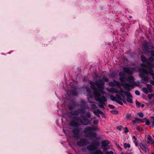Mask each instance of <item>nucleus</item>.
I'll list each match as a JSON object with an SVG mask.
<instances>
[{
  "instance_id": "obj_20",
  "label": "nucleus",
  "mask_w": 154,
  "mask_h": 154,
  "mask_svg": "<svg viewBox=\"0 0 154 154\" xmlns=\"http://www.w3.org/2000/svg\"><path fill=\"white\" fill-rule=\"evenodd\" d=\"M134 78L133 76H131L129 77L128 78H127V80L130 83H131V82H132V81H134Z\"/></svg>"
},
{
  "instance_id": "obj_41",
  "label": "nucleus",
  "mask_w": 154,
  "mask_h": 154,
  "mask_svg": "<svg viewBox=\"0 0 154 154\" xmlns=\"http://www.w3.org/2000/svg\"><path fill=\"white\" fill-rule=\"evenodd\" d=\"M136 106L138 107H140L141 106L140 103L137 100L136 101Z\"/></svg>"
},
{
  "instance_id": "obj_61",
  "label": "nucleus",
  "mask_w": 154,
  "mask_h": 154,
  "mask_svg": "<svg viewBox=\"0 0 154 154\" xmlns=\"http://www.w3.org/2000/svg\"><path fill=\"white\" fill-rule=\"evenodd\" d=\"M150 82L151 85L154 86V81L151 80L150 81Z\"/></svg>"
},
{
  "instance_id": "obj_56",
  "label": "nucleus",
  "mask_w": 154,
  "mask_h": 154,
  "mask_svg": "<svg viewBox=\"0 0 154 154\" xmlns=\"http://www.w3.org/2000/svg\"><path fill=\"white\" fill-rule=\"evenodd\" d=\"M150 54L152 57H154V51L152 50L150 51Z\"/></svg>"
},
{
  "instance_id": "obj_25",
  "label": "nucleus",
  "mask_w": 154,
  "mask_h": 154,
  "mask_svg": "<svg viewBox=\"0 0 154 154\" xmlns=\"http://www.w3.org/2000/svg\"><path fill=\"white\" fill-rule=\"evenodd\" d=\"M149 73L152 76H153L154 75L153 70L151 68H149Z\"/></svg>"
},
{
  "instance_id": "obj_37",
  "label": "nucleus",
  "mask_w": 154,
  "mask_h": 154,
  "mask_svg": "<svg viewBox=\"0 0 154 154\" xmlns=\"http://www.w3.org/2000/svg\"><path fill=\"white\" fill-rule=\"evenodd\" d=\"M119 76L120 77L125 76V74L122 72H121L119 73Z\"/></svg>"
},
{
  "instance_id": "obj_12",
  "label": "nucleus",
  "mask_w": 154,
  "mask_h": 154,
  "mask_svg": "<svg viewBox=\"0 0 154 154\" xmlns=\"http://www.w3.org/2000/svg\"><path fill=\"white\" fill-rule=\"evenodd\" d=\"M125 96H126V100L127 101L131 103H133L132 100L133 97L131 93L129 92V94H127V95H125Z\"/></svg>"
},
{
  "instance_id": "obj_58",
  "label": "nucleus",
  "mask_w": 154,
  "mask_h": 154,
  "mask_svg": "<svg viewBox=\"0 0 154 154\" xmlns=\"http://www.w3.org/2000/svg\"><path fill=\"white\" fill-rule=\"evenodd\" d=\"M135 145L137 147L138 146V143L137 141H134Z\"/></svg>"
},
{
  "instance_id": "obj_1",
  "label": "nucleus",
  "mask_w": 154,
  "mask_h": 154,
  "mask_svg": "<svg viewBox=\"0 0 154 154\" xmlns=\"http://www.w3.org/2000/svg\"><path fill=\"white\" fill-rule=\"evenodd\" d=\"M70 113L72 116H76L72 117V120L70 122V125L71 126L74 128L72 129V132L73 134L75 135V138L78 139L80 137L79 134H80L81 130V128L79 127L81 124L77 121H80L82 125L84 126L91 125V122L89 119L91 117V113L90 111H88L86 113V116L84 115H81V117L85 122L82 120L80 117L77 116L79 114L85 113L84 109H79L77 110L71 111Z\"/></svg>"
},
{
  "instance_id": "obj_7",
  "label": "nucleus",
  "mask_w": 154,
  "mask_h": 154,
  "mask_svg": "<svg viewBox=\"0 0 154 154\" xmlns=\"http://www.w3.org/2000/svg\"><path fill=\"white\" fill-rule=\"evenodd\" d=\"M101 147L104 151L107 150L109 148V147H108V145L109 143V142L108 140H103L101 141Z\"/></svg>"
},
{
  "instance_id": "obj_63",
  "label": "nucleus",
  "mask_w": 154,
  "mask_h": 154,
  "mask_svg": "<svg viewBox=\"0 0 154 154\" xmlns=\"http://www.w3.org/2000/svg\"><path fill=\"white\" fill-rule=\"evenodd\" d=\"M123 98L124 99H122L121 100L125 104H126L127 102L125 100V99H124V98Z\"/></svg>"
},
{
  "instance_id": "obj_64",
  "label": "nucleus",
  "mask_w": 154,
  "mask_h": 154,
  "mask_svg": "<svg viewBox=\"0 0 154 154\" xmlns=\"http://www.w3.org/2000/svg\"><path fill=\"white\" fill-rule=\"evenodd\" d=\"M117 148L119 149L121 151H122V148L119 145H118L117 146Z\"/></svg>"
},
{
  "instance_id": "obj_35",
  "label": "nucleus",
  "mask_w": 154,
  "mask_h": 154,
  "mask_svg": "<svg viewBox=\"0 0 154 154\" xmlns=\"http://www.w3.org/2000/svg\"><path fill=\"white\" fill-rule=\"evenodd\" d=\"M110 98L111 100L113 101H115L116 102V101L117 100H116L115 97L113 95H111L110 96Z\"/></svg>"
},
{
  "instance_id": "obj_2",
  "label": "nucleus",
  "mask_w": 154,
  "mask_h": 154,
  "mask_svg": "<svg viewBox=\"0 0 154 154\" xmlns=\"http://www.w3.org/2000/svg\"><path fill=\"white\" fill-rule=\"evenodd\" d=\"M89 83L91 85V89L93 91V94L96 100L99 101L100 103H103V101H106V98L105 96L102 95L101 97V94L100 93L104 94V92L103 89L105 83L103 82V80L100 79L95 82L90 80Z\"/></svg>"
},
{
  "instance_id": "obj_48",
  "label": "nucleus",
  "mask_w": 154,
  "mask_h": 154,
  "mask_svg": "<svg viewBox=\"0 0 154 154\" xmlns=\"http://www.w3.org/2000/svg\"><path fill=\"white\" fill-rule=\"evenodd\" d=\"M135 93L137 95L139 96L140 95V92L138 90H136L135 91Z\"/></svg>"
},
{
  "instance_id": "obj_22",
  "label": "nucleus",
  "mask_w": 154,
  "mask_h": 154,
  "mask_svg": "<svg viewBox=\"0 0 154 154\" xmlns=\"http://www.w3.org/2000/svg\"><path fill=\"white\" fill-rule=\"evenodd\" d=\"M95 100L96 101H98L100 103H101V104L99 105V107L101 108H103V109H104V107L103 105H105V102L107 101V100L106 99V101H104V102L103 101V103H100V102L99 101L97 100L95 98Z\"/></svg>"
},
{
  "instance_id": "obj_46",
  "label": "nucleus",
  "mask_w": 154,
  "mask_h": 154,
  "mask_svg": "<svg viewBox=\"0 0 154 154\" xmlns=\"http://www.w3.org/2000/svg\"><path fill=\"white\" fill-rule=\"evenodd\" d=\"M105 154H113V152L112 151L109 152L106 151L104 152Z\"/></svg>"
},
{
  "instance_id": "obj_52",
  "label": "nucleus",
  "mask_w": 154,
  "mask_h": 154,
  "mask_svg": "<svg viewBox=\"0 0 154 154\" xmlns=\"http://www.w3.org/2000/svg\"><path fill=\"white\" fill-rule=\"evenodd\" d=\"M93 112L94 113L96 116H97V115L99 114L97 111V110H94Z\"/></svg>"
},
{
  "instance_id": "obj_59",
  "label": "nucleus",
  "mask_w": 154,
  "mask_h": 154,
  "mask_svg": "<svg viewBox=\"0 0 154 154\" xmlns=\"http://www.w3.org/2000/svg\"><path fill=\"white\" fill-rule=\"evenodd\" d=\"M109 85L112 87H115L114 85V84L113 83V82H109Z\"/></svg>"
},
{
  "instance_id": "obj_62",
  "label": "nucleus",
  "mask_w": 154,
  "mask_h": 154,
  "mask_svg": "<svg viewBox=\"0 0 154 154\" xmlns=\"http://www.w3.org/2000/svg\"><path fill=\"white\" fill-rule=\"evenodd\" d=\"M129 131L128 130V128L127 127L125 128V131H124L125 133H127Z\"/></svg>"
},
{
  "instance_id": "obj_30",
  "label": "nucleus",
  "mask_w": 154,
  "mask_h": 154,
  "mask_svg": "<svg viewBox=\"0 0 154 154\" xmlns=\"http://www.w3.org/2000/svg\"><path fill=\"white\" fill-rule=\"evenodd\" d=\"M148 61L150 63L153 62H154V58L152 57H150L149 58Z\"/></svg>"
},
{
  "instance_id": "obj_15",
  "label": "nucleus",
  "mask_w": 154,
  "mask_h": 154,
  "mask_svg": "<svg viewBox=\"0 0 154 154\" xmlns=\"http://www.w3.org/2000/svg\"><path fill=\"white\" fill-rule=\"evenodd\" d=\"M147 139L148 140H147L146 142L147 144H153L154 143V140L149 134L148 135Z\"/></svg>"
},
{
  "instance_id": "obj_4",
  "label": "nucleus",
  "mask_w": 154,
  "mask_h": 154,
  "mask_svg": "<svg viewBox=\"0 0 154 154\" xmlns=\"http://www.w3.org/2000/svg\"><path fill=\"white\" fill-rule=\"evenodd\" d=\"M94 143L91 145H88L87 147V149L89 151L94 150L96 149V147H98L100 145V143L98 141L93 140Z\"/></svg>"
},
{
  "instance_id": "obj_18",
  "label": "nucleus",
  "mask_w": 154,
  "mask_h": 154,
  "mask_svg": "<svg viewBox=\"0 0 154 154\" xmlns=\"http://www.w3.org/2000/svg\"><path fill=\"white\" fill-rule=\"evenodd\" d=\"M109 91L111 93H119V91L117 89L113 88H111Z\"/></svg>"
},
{
  "instance_id": "obj_6",
  "label": "nucleus",
  "mask_w": 154,
  "mask_h": 154,
  "mask_svg": "<svg viewBox=\"0 0 154 154\" xmlns=\"http://www.w3.org/2000/svg\"><path fill=\"white\" fill-rule=\"evenodd\" d=\"M89 143L88 140L85 138H81L76 142V144L79 146H84Z\"/></svg>"
},
{
  "instance_id": "obj_13",
  "label": "nucleus",
  "mask_w": 154,
  "mask_h": 154,
  "mask_svg": "<svg viewBox=\"0 0 154 154\" xmlns=\"http://www.w3.org/2000/svg\"><path fill=\"white\" fill-rule=\"evenodd\" d=\"M139 146L140 148L143 151H145V152H149V149L148 147H146L142 143H140Z\"/></svg>"
},
{
  "instance_id": "obj_5",
  "label": "nucleus",
  "mask_w": 154,
  "mask_h": 154,
  "mask_svg": "<svg viewBox=\"0 0 154 154\" xmlns=\"http://www.w3.org/2000/svg\"><path fill=\"white\" fill-rule=\"evenodd\" d=\"M135 84V82H131V83H130V84L127 83H125L123 84L122 85L125 90L128 91H131L130 88H132L133 89Z\"/></svg>"
},
{
  "instance_id": "obj_10",
  "label": "nucleus",
  "mask_w": 154,
  "mask_h": 154,
  "mask_svg": "<svg viewBox=\"0 0 154 154\" xmlns=\"http://www.w3.org/2000/svg\"><path fill=\"white\" fill-rule=\"evenodd\" d=\"M81 103L80 104V106L81 108L80 109H83L85 110V113H86V109L88 107V105L87 104L86 102L85 101L82 100L81 101Z\"/></svg>"
},
{
  "instance_id": "obj_32",
  "label": "nucleus",
  "mask_w": 154,
  "mask_h": 154,
  "mask_svg": "<svg viewBox=\"0 0 154 154\" xmlns=\"http://www.w3.org/2000/svg\"><path fill=\"white\" fill-rule=\"evenodd\" d=\"M136 130L139 131H143V129L142 128L139 126H137L136 128Z\"/></svg>"
},
{
  "instance_id": "obj_53",
  "label": "nucleus",
  "mask_w": 154,
  "mask_h": 154,
  "mask_svg": "<svg viewBox=\"0 0 154 154\" xmlns=\"http://www.w3.org/2000/svg\"><path fill=\"white\" fill-rule=\"evenodd\" d=\"M93 112L94 113L96 116H97V115L99 114L97 111V110H94Z\"/></svg>"
},
{
  "instance_id": "obj_26",
  "label": "nucleus",
  "mask_w": 154,
  "mask_h": 154,
  "mask_svg": "<svg viewBox=\"0 0 154 154\" xmlns=\"http://www.w3.org/2000/svg\"><path fill=\"white\" fill-rule=\"evenodd\" d=\"M113 83L114 84V86H120V83L117 81L114 80L113 81Z\"/></svg>"
},
{
  "instance_id": "obj_3",
  "label": "nucleus",
  "mask_w": 154,
  "mask_h": 154,
  "mask_svg": "<svg viewBox=\"0 0 154 154\" xmlns=\"http://www.w3.org/2000/svg\"><path fill=\"white\" fill-rule=\"evenodd\" d=\"M95 129V128L91 126H86L82 132L84 133H88V137L90 138V139H92L93 138L92 137H97V134L95 132H92Z\"/></svg>"
},
{
  "instance_id": "obj_54",
  "label": "nucleus",
  "mask_w": 154,
  "mask_h": 154,
  "mask_svg": "<svg viewBox=\"0 0 154 154\" xmlns=\"http://www.w3.org/2000/svg\"><path fill=\"white\" fill-rule=\"evenodd\" d=\"M116 102L117 103H118L119 104L121 105H123V103L119 100H117L116 101Z\"/></svg>"
},
{
  "instance_id": "obj_14",
  "label": "nucleus",
  "mask_w": 154,
  "mask_h": 154,
  "mask_svg": "<svg viewBox=\"0 0 154 154\" xmlns=\"http://www.w3.org/2000/svg\"><path fill=\"white\" fill-rule=\"evenodd\" d=\"M119 93L120 95L124 99H125V96L122 94H124L125 95H127V94H129V92L127 91H125L122 89H121L119 91Z\"/></svg>"
},
{
  "instance_id": "obj_19",
  "label": "nucleus",
  "mask_w": 154,
  "mask_h": 154,
  "mask_svg": "<svg viewBox=\"0 0 154 154\" xmlns=\"http://www.w3.org/2000/svg\"><path fill=\"white\" fill-rule=\"evenodd\" d=\"M91 154H103L102 151L99 149L96 150L95 152H92Z\"/></svg>"
},
{
  "instance_id": "obj_49",
  "label": "nucleus",
  "mask_w": 154,
  "mask_h": 154,
  "mask_svg": "<svg viewBox=\"0 0 154 154\" xmlns=\"http://www.w3.org/2000/svg\"><path fill=\"white\" fill-rule=\"evenodd\" d=\"M146 119V118H145L143 119H140V120H139V122H142V123H143L144 122H145Z\"/></svg>"
},
{
  "instance_id": "obj_44",
  "label": "nucleus",
  "mask_w": 154,
  "mask_h": 154,
  "mask_svg": "<svg viewBox=\"0 0 154 154\" xmlns=\"http://www.w3.org/2000/svg\"><path fill=\"white\" fill-rule=\"evenodd\" d=\"M110 76L112 77H115L116 76V74L115 72H112L111 73Z\"/></svg>"
},
{
  "instance_id": "obj_16",
  "label": "nucleus",
  "mask_w": 154,
  "mask_h": 154,
  "mask_svg": "<svg viewBox=\"0 0 154 154\" xmlns=\"http://www.w3.org/2000/svg\"><path fill=\"white\" fill-rule=\"evenodd\" d=\"M139 73L142 74L146 75H148L149 74V69H143L141 71H140Z\"/></svg>"
},
{
  "instance_id": "obj_21",
  "label": "nucleus",
  "mask_w": 154,
  "mask_h": 154,
  "mask_svg": "<svg viewBox=\"0 0 154 154\" xmlns=\"http://www.w3.org/2000/svg\"><path fill=\"white\" fill-rule=\"evenodd\" d=\"M119 79L122 82H123L127 81V78L124 76L122 77H120Z\"/></svg>"
},
{
  "instance_id": "obj_33",
  "label": "nucleus",
  "mask_w": 154,
  "mask_h": 154,
  "mask_svg": "<svg viewBox=\"0 0 154 154\" xmlns=\"http://www.w3.org/2000/svg\"><path fill=\"white\" fill-rule=\"evenodd\" d=\"M110 112L113 114L115 115L119 113L118 111L115 110H112L110 111Z\"/></svg>"
},
{
  "instance_id": "obj_8",
  "label": "nucleus",
  "mask_w": 154,
  "mask_h": 154,
  "mask_svg": "<svg viewBox=\"0 0 154 154\" xmlns=\"http://www.w3.org/2000/svg\"><path fill=\"white\" fill-rule=\"evenodd\" d=\"M131 70L128 68L124 67L123 68V71L124 72L130 75H132L133 74V71L135 70V69L134 68H131Z\"/></svg>"
},
{
  "instance_id": "obj_51",
  "label": "nucleus",
  "mask_w": 154,
  "mask_h": 154,
  "mask_svg": "<svg viewBox=\"0 0 154 154\" xmlns=\"http://www.w3.org/2000/svg\"><path fill=\"white\" fill-rule=\"evenodd\" d=\"M108 107L112 109H114L115 108V106L109 104Z\"/></svg>"
},
{
  "instance_id": "obj_31",
  "label": "nucleus",
  "mask_w": 154,
  "mask_h": 154,
  "mask_svg": "<svg viewBox=\"0 0 154 154\" xmlns=\"http://www.w3.org/2000/svg\"><path fill=\"white\" fill-rule=\"evenodd\" d=\"M142 90L144 93L146 94H148L149 92L148 90L146 88H143L142 89Z\"/></svg>"
},
{
  "instance_id": "obj_9",
  "label": "nucleus",
  "mask_w": 154,
  "mask_h": 154,
  "mask_svg": "<svg viewBox=\"0 0 154 154\" xmlns=\"http://www.w3.org/2000/svg\"><path fill=\"white\" fill-rule=\"evenodd\" d=\"M77 106L76 103L74 101H71L68 106V108L70 110H72Z\"/></svg>"
},
{
  "instance_id": "obj_40",
  "label": "nucleus",
  "mask_w": 154,
  "mask_h": 154,
  "mask_svg": "<svg viewBox=\"0 0 154 154\" xmlns=\"http://www.w3.org/2000/svg\"><path fill=\"white\" fill-rule=\"evenodd\" d=\"M137 114L141 118H143V114L142 112H138Z\"/></svg>"
},
{
  "instance_id": "obj_34",
  "label": "nucleus",
  "mask_w": 154,
  "mask_h": 154,
  "mask_svg": "<svg viewBox=\"0 0 154 154\" xmlns=\"http://www.w3.org/2000/svg\"><path fill=\"white\" fill-rule=\"evenodd\" d=\"M86 91L87 93V94H90L91 93V91L90 89L88 87H86Z\"/></svg>"
},
{
  "instance_id": "obj_57",
  "label": "nucleus",
  "mask_w": 154,
  "mask_h": 154,
  "mask_svg": "<svg viewBox=\"0 0 154 154\" xmlns=\"http://www.w3.org/2000/svg\"><path fill=\"white\" fill-rule=\"evenodd\" d=\"M152 94H149L148 95V97L149 99H151L152 97Z\"/></svg>"
},
{
  "instance_id": "obj_60",
  "label": "nucleus",
  "mask_w": 154,
  "mask_h": 154,
  "mask_svg": "<svg viewBox=\"0 0 154 154\" xmlns=\"http://www.w3.org/2000/svg\"><path fill=\"white\" fill-rule=\"evenodd\" d=\"M143 46L144 48H148V45L147 43H144L143 45Z\"/></svg>"
},
{
  "instance_id": "obj_42",
  "label": "nucleus",
  "mask_w": 154,
  "mask_h": 154,
  "mask_svg": "<svg viewBox=\"0 0 154 154\" xmlns=\"http://www.w3.org/2000/svg\"><path fill=\"white\" fill-rule=\"evenodd\" d=\"M91 108L93 109H95L96 108V105L94 104H91Z\"/></svg>"
},
{
  "instance_id": "obj_23",
  "label": "nucleus",
  "mask_w": 154,
  "mask_h": 154,
  "mask_svg": "<svg viewBox=\"0 0 154 154\" xmlns=\"http://www.w3.org/2000/svg\"><path fill=\"white\" fill-rule=\"evenodd\" d=\"M146 86L148 89L149 90V92H152V86L150 84H147L146 85Z\"/></svg>"
},
{
  "instance_id": "obj_29",
  "label": "nucleus",
  "mask_w": 154,
  "mask_h": 154,
  "mask_svg": "<svg viewBox=\"0 0 154 154\" xmlns=\"http://www.w3.org/2000/svg\"><path fill=\"white\" fill-rule=\"evenodd\" d=\"M124 146L125 149L127 148H130L131 147V145L129 143H124Z\"/></svg>"
},
{
  "instance_id": "obj_28",
  "label": "nucleus",
  "mask_w": 154,
  "mask_h": 154,
  "mask_svg": "<svg viewBox=\"0 0 154 154\" xmlns=\"http://www.w3.org/2000/svg\"><path fill=\"white\" fill-rule=\"evenodd\" d=\"M131 115L129 113H127L126 115V118L127 119L130 120L131 119Z\"/></svg>"
},
{
  "instance_id": "obj_50",
  "label": "nucleus",
  "mask_w": 154,
  "mask_h": 154,
  "mask_svg": "<svg viewBox=\"0 0 154 154\" xmlns=\"http://www.w3.org/2000/svg\"><path fill=\"white\" fill-rule=\"evenodd\" d=\"M151 118L152 119V125L153 126L154 125V116H152L151 117Z\"/></svg>"
},
{
  "instance_id": "obj_36",
  "label": "nucleus",
  "mask_w": 154,
  "mask_h": 154,
  "mask_svg": "<svg viewBox=\"0 0 154 154\" xmlns=\"http://www.w3.org/2000/svg\"><path fill=\"white\" fill-rule=\"evenodd\" d=\"M140 119L138 118H135V120L132 121V122L133 124H134L136 122H139Z\"/></svg>"
},
{
  "instance_id": "obj_45",
  "label": "nucleus",
  "mask_w": 154,
  "mask_h": 154,
  "mask_svg": "<svg viewBox=\"0 0 154 154\" xmlns=\"http://www.w3.org/2000/svg\"><path fill=\"white\" fill-rule=\"evenodd\" d=\"M149 65L150 67L149 68H154V63H149V64H148Z\"/></svg>"
},
{
  "instance_id": "obj_27",
  "label": "nucleus",
  "mask_w": 154,
  "mask_h": 154,
  "mask_svg": "<svg viewBox=\"0 0 154 154\" xmlns=\"http://www.w3.org/2000/svg\"><path fill=\"white\" fill-rule=\"evenodd\" d=\"M71 92L73 96H76L78 95V93L76 91L72 90H71Z\"/></svg>"
},
{
  "instance_id": "obj_55",
  "label": "nucleus",
  "mask_w": 154,
  "mask_h": 154,
  "mask_svg": "<svg viewBox=\"0 0 154 154\" xmlns=\"http://www.w3.org/2000/svg\"><path fill=\"white\" fill-rule=\"evenodd\" d=\"M98 122V120H94L93 121V123L95 125L97 124Z\"/></svg>"
},
{
  "instance_id": "obj_39",
  "label": "nucleus",
  "mask_w": 154,
  "mask_h": 154,
  "mask_svg": "<svg viewBox=\"0 0 154 154\" xmlns=\"http://www.w3.org/2000/svg\"><path fill=\"white\" fill-rule=\"evenodd\" d=\"M97 111L99 114L101 115L102 116L104 115H105L102 111H100L99 109H97Z\"/></svg>"
},
{
  "instance_id": "obj_38",
  "label": "nucleus",
  "mask_w": 154,
  "mask_h": 154,
  "mask_svg": "<svg viewBox=\"0 0 154 154\" xmlns=\"http://www.w3.org/2000/svg\"><path fill=\"white\" fill-rule=\"evenodd\" d=\"M144 51L145 52V53H149V51L148 49V48H145L143 49Z\"/></svg>"
},
{
  "instance_id": "obj_17",
  "label": "nucleus",
  "mask_w": 154,
  "mask_h": 154,
  "mask_svg": "<svg viewBox=\"0 0 154 154\" xmlns=\"http://www.w3.org/2000/svg\"><path fill=\"white\" fill-rule=\"evenodd\" d=\"M141 59L143 63H146L147 64H149L148 60L146 59V57L143 55L141 56Z\"/></svg>"
},
{
  "instance_id": "obj_11",
  "label": "nucleus",
  "mask_w": 154,
  "mask_h": 154,
  "mask_svg": "<svg viewBox=\"0 0 154 154\" xmlns=\"http://www.w3.org/2000/svg\"><path fill=\"white\" fill-rule=\"evenodd\" d=\"M139 77L141 78V79L145 82H147L149 80V77L147 76H146L144 75L139 73Z\"/></svg>"
},
{
  "instance_id": "obj_43",
  "label": "nucleus",
  "mask_w": 154,
  "mask_h": 154,
  "mask_svg": "<svg viewBox=\"0 0 154 154\" xmlns=\"http://www.w3.org/2000/svg\"><path fill=\"white\" fill-rule=\"evenodd\" d=\"M145 122L146 123V125H149L150 124V122L149 120L147 119H146V120Z\"/></svg>"
},
{
  "instance_id": "obj_24",
  "label": "nucleus",
  "mask_w": 154,
  "mask_h": 154,
  "mask_svg": "<svg viewBox=\"0 0 154 154\" xmlns=\"http://www.w3.org/2000/svg\"><path fill=\"white\" fill-rule=\"evenodd\" d=\"M103 82H109V79L105 75H103L102 77V79Z\"/></svg>"
},
{
  "instance_id": "obj_47",
  "label": "nucleus",
  "mask_w": 154,
  "mask_h": 154,
  "mask_svg": "<svg viewBox=\"0 0 154 154\" xmlns=\"http://www.w3.org/2000/svg\"><path fill=\"white\" fill-rule=\"evenodd\" d=\"M116 97L119 100H121L122 99L120 96L118 94H116Z\"/></svg>"
}]
</instances>
